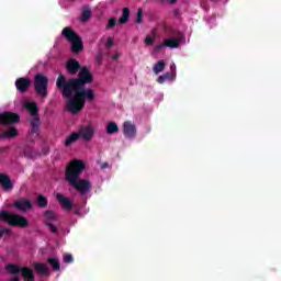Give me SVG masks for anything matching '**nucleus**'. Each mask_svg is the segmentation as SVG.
<instances>
[{"label": "nucleus", "mask_w": 281, "mask_h": 281, "mask_svg": "<svg viewBox=\"0 0 281 281\" xmlns=\"http://www.w3.org/2000/svg\"><path fill=\"white\" fill-rule=\"evenodd\" d=\"M123 135L125 137H128L130 139H133L135 135H137V127L135 126V124H133V122L126 121L123 124Z\"/></svg>", "instance_id": "obj_11"}, {"label": "nucleus", "mask_w": 281, "mask_h": 281, "mask_svg": "<svg viewBox=\"0 0 281 281\" xmlns=\"http://www.w3.org/2000/svg\"><path fill=\"white\" fill-rule=\"evenodd\" d=\"M23 268L19 267L18 265L14 263H9L5 266V271H8V273H11V276H19V273H21V270Z\"/></svg>", "instance_id": "obj_21"}, {"label": "nucleus", "mask_w": 281, "mask_h": 281, "mask_svg": "<svg viewBox=\"0 0 281 281\" xmlns=\"http://www.w3.org/2000/svg\"><path fill=\"white\" fill-rule=\"evenodd\" d=\"M25 110L30 112V114L32 115V117H36V115H38V104L32 102H27L25 103Z\"/></svg>", "instance_id": "obj_20"}, {"label": "nucleus", "mask_w": 281, "mask_h": 281, "mask_svg": "<svg viewBox=\"0 0 281 281\" xmlns=\"http://www.w3.org/2000/svg\"><path fill=\"white\" fill-rule=\"evenodd\" d=\"M80 139V135L77 133L70 134L66 139H65V146H71V144H76Z\"/></svg>", "instance_id": "obj_24"}, {"label": "nucleus", "mask_w": 281, "mask_h": 281, "mask_svg": "<svg viewBox=\"0 0 281 281\" xmlns=\"http://www.w3.org/2000/svg\"><path fill=\"white\" fill-rule=\"evenodd\" d=\"M154 74H161V71H164V69H166V61H164V59L158 60L155 66H154Z\"/></svg>", "instance_id": "obj_26"}, {"label": "nucleus", "mask_w": 281, "mask_h": 281, "mask_svg": "<svg viewBox=\"0 0 281 281\" xmlns=\"http://www.w3.org/2000/svg\"><path fill=\"white\" fill-rule=\"evenodd\" d=\"M48 201L47 198H45V195H38L37 196V205L38 207H47Z\"/></svg>", "instance_id": "obj_30"}, {"label": "nucleus", "mask_w": 281, "mask_h": 281, "mask_svg": "<svg viewBox=\"0 0 281 281\" xmlns=\"http://www.w3.org/2000/svg\"><path fill=\"white\" fill-rule=\"evenodd\" d=\"M179 43H181V38L179 37H171L164 41L165 47H170V49L179 48Z\"/></svg>", "instance_id": "obj_18"}, {"label": "nucleus", "mask_w": 281, "mask_h": 281, "mask_svg": "<svg viewBox=\"0 0 281 281\" xmlns=\"http://www.w3.org/2000/svg\"><path fill=\"white\" fill-rule=\"evenodd\" d=\"M0 221L2 223H8L10 227H20L21 229L30 227V221H27V217L21 214L11 213L8 210L0 211Z\"/></svg>", "instance_id": "obj_3"}, {"label": "nucleus", "mask_w": 281, "mask_h": 281, "mask_svg": "<svg viewBox=\"0 0 281 281\" xmlns=\"http://www.w3.org/2000/svg\"><path fill=\"white\" fill-rule=\"evenodd\" d=\"M175 14H176V15L179 14V10H175Z\"/></svg>", "instance_id": "obj_44"}, {"label": "nucleus", "mask_w": 281, "mask_h": 281, "mask_svg": "<svg viewBox=\"0 0 281 281\" xmlns=\"http://www.w3.org/2000/svg\"><path fill=\"white\" fill-rule=\"evenodd\" d=\"M56 200L64 210H74V202H71L69 198L63 195V193H56Z\"/></svg>", "instance_id": "obj_13"}, {"label": "nucleus", "mask_w": 281, "mask_h": 281, "mask_svg": "<svg viewBox=\"0 0 281 281\" xmlns=\"http://www.w3.org/2000/svg\"><path fill=\"white\" fill-rule=\"evenodd\" d=\"M19 136V130L16 127H9L4 132L0 133V139H14Z\"/></svg>", "instance_id": "obj_15"}, {"label": "nucleus", "mask_w": 281, "mask_h": 281, "mask_svg": "<svg viewBox=\"0 0 281 281\" xmlns=\"http://www.w3.org/2000/svg\"><path fill=\"white\" fill-rule=\"evenodd\" d=\"M164 47H166V45H164V43H161L155 47V52H161V49H164Z\"/></svg>", "instance_id": "obj_37"}, {"label": "nucleus", "mask_w": 281, "mask_h": 281, "mask_svg": "<svg viewBox=\"0 0 281 281\" xmlns=\"http://www.w3.org/2000/svg\"><path fill=\"white\" fill-rule=\"evenodd\" d=\"M74 213H75L77 216H79V214H80V211H78V210H75V211H74Z\"/></svg>", "instance_id": "obj_43"}, {"label": "nucleus", "mask_w": 281, "mask_h": 281, "mask_svg": "<svg viewBox=\"0 0 281 281\" xmlns=\"http://www.w3.org/2000/svg\"><path fill=\"white\" fill-rule=\"evenodd\" d=\"M128 19H131V9L123 8L122 15L119 18V25H126L128 23Z\"/></svg>", "instance_id": "obj_19"}, {"label": "nucleus", "mask_w": 281, "mask_h": 281, "mask_svg": "<svg viewBox=\"0 0 281 281\" xmlns=\"http://www.w3.org/2000/svg\"><path fill=\"white\" fill-rule=\"evenodd\" d=\"M44 221H47V223H54L58 221V216H56L54 211L47 210L44 212Z\"/></svg>", "instance_id": "obj_22"}, {"label": "nucleus", "mask_w": 281, "mask_h": 281, "mask_svg": "<svg viewBox=\"0 0 281 281\" xmlns=\"http://www.w3.org/2000/svg\"><path fill=\"white\" fill-rule=\"evenodd\" d=\"M64 262H66V263L74 262V256H71V255H65V256H64Z\"/></svg>", "instance_id": "obj_36"}, {"label": "nucleus", "mask_w": 281, "mask_h": 281, "mask_svg": "<svg viewBox=\"0 0 281 281\" xmlns=\"http://www.w3.org/2000/svg\"><path fill=\"white\" fill-rule=\"evenodd\" d=\"M166 32H172V27L167 26Z\"/></svg>", "instance_id": "obj_41"}, {"label": "nucleus", "mask_w": 281, "mask_h": 281, "mask_svg": "<svg viewBox=\"0 0 281 281\" xmlns=\"http://www.w3.org/2000/svg\"><path fill=\"white\" fill-rule=\"evenodd\" d=\"M102 168H106V165H104Z\"/></svg>", "instance_id": "obj_47"}, {"label": "nucleus", "mask_w": 281, "mask_h": 281, "mask_svg": "<svg viewBox=\"0 0 281 281\" xmlns=\"http://www.w3.org/2000/svg\"><path fill=\"white\" fill-rule=\"evenodd\" d=\"M142 16H144V10H142V8H139L138 11H137L136 19H135V23H136L137 25H140V23L144 22V20L142 19Z\"/></svg>", "instance_id": "obj_33"}, {"label": "nucleus", "mask_w": 281, "mask_h": 281, "mask_svg": "<svg viewBox=\"0 0 281 281\" xmlns=\"http://www.w3.org/2000/svg\"><path fill=\"white\" fill-rule=\"evenodd\" d=\"M40 132H41V117L36 116L31 120V130L29 131V135H35V137H38Z\"/></svg>", "instance_id": "obj_14"}, {"label": "nucleus", "mask_w": 281, "mask_h": 281, "mask_svg": "<svg viewBox=\"0 0 281 281\" xmlns=\"http://www.w3.org/2000/svg\"><path fill=\"white\" fill-rule=\"evenodd\" d=\"M169 1H170V3H171L172 5H175V3H177L178 0H169Z\"/></svg>", "instance_id": "obj_42"}, {"label": "nucleus", "mask_w": 281, "mask_h": 281, "mask_svg": "<svg viewBox=\"0 0 281 281\" xmlns=\"http://www.w3.org/2000/svg\"><path fill=\"white\" fill-rule=\"evenodd\" d=\"M105 45L106 47H113V38L109 37Z\"/></svg>", "instance_id": "obj_38"}, {"label": "nucleus", "mask_w": 281, "mask_h": 281, "mask_svg": "<svg viewBox=\"0 0 281 281\" xmlns=\"http://www.w3.org/2000/svg\"><path fill=\"white\" fill-rule=\"evenodd\" d=\"M93 82V74L89 68H83L77 78L65 77L59 74L56 80V87L60 91L64 98H67L66 111L72 115L81 113L87 102H93L95 100V90L86 88L85 86Z\"/></svg>", "instance_id": "obj_1"}, {"label": "nucleus", "mask_w": 281, "mask_h": 281, "mask_svg": "<svg viewBox=\"0 0 281 281\" xmlns=\"http://www.w3.org/2000/svg\"><path fill=\"white\" fill-rule=\"evenodd\" d=\"M61 36L68 41V43H71V52L74 54H80L82 49H85V44L82 43V37L74 31V29L66 26L61 31Z\"/></svg>", "instance_id": "obj_4"}, {"label": "nucleus", "mask_w": 281, "mask_h": 281, "mask_svg": "<svg viewBox=\"0 0 281 281\" xmlns=\"http://www.w3.org/2000/svg\"><path fill=\"white\" fill-rule=\"evenodd\" d=\"M12 229L10 228H3L0 226V240L1 238H3V236H5V234H11Z\"/></svg>", "instance_id": "obj_34"}, {"label": "nucleus", "mask_w": 281, "mask_h": 281, "mask_svg": "<svg viewBox=\"0 0 281 281\" xmlns=\"http://www.w3.org/2000/svg\"><path fill=\"white\" fill-rule=\"evenodd\" d=\"M0 186L3 192H12V190H14L12 178L5 173H0Z\"/></svg>", "instance_id": "obj_10"}, {"label": "nucleus", "mask_w": 281, "mask_h": 281, "mask_svg": "<svg viewBox=\"0 0 281 281\" xmlns=\"http://www.w3.org/2000/svg\"><path fill=\"white\" fill-rule=\"evenodd\" d=\"M85 161L80 159L71 160L66 168L65 179L71 188L80 192V194H87L91 192V182L87 179H80L82 172H85Z\"/></svg>", "instance_id": "obj_2"}, {"label": "nucleus", "mask_w": 281, "mask_h": 281, "mask_svg": "<svg viewBox=\"0 0 281 281\" xmlns=\"http://www.w3.org/2000/svg\"><path fill=\"white\" fill-rule=\"evenodd\" d=\"M33 267L40 276H47V265L41 263V262H35L33 263Z\"/></svg>", "instance_id": "obj_23"}, {"label": "nucleus", "mask_w": 281, "mask_h": 281, "mask_svg": "<svg viewBox=\"0 0 281 281\" xmlns=\"http://www.w3.org/2000/svg\"><path fill=\"white\" fill-rule=\"evenodd\" d=\"M175 79V75H172L171 72H166L162 76H159L157 78V82L159 85H164V82H166V80H173Z\"/></svg>", "instance_id": "obj_27"}, {"label": "nucleus", "mask_w": 281, "mask_h": 281, "mask_svg": "<svg viewBox=\"0 0 281 281\" xmlns=\"http://www.w3.org/2000/svg\"><path fill=\"white\" fill-rule=\"evenodd\" d=\"M85 68L88 69L87 66L82 67V65L74 58L68 59L66 63V69L70 76H76L78 72L80 74Z\"/></svg>", "instance_id": "obj_8"}, {"label": "nucleus", "mask_w": 281, "mask_h": 281, "mask_svg": "<svg viewBox=\"0 0 281 281\" xmlns=\"http://www.w3.org/2000/svg\"><path fill=\"white\" fill-rule=\"evenodd\" d=\"M22 274L23 280L25 281H34V270L30 267H22V270L20 272Z\"/></svg>", "instance_id": "obj_17"}, {"label": "nucleus", "mask_w": 281, "mask_h": 281, "mask_svg": "<svg viewBox=\"0 0 281 281\" xmlns=\"http://www.w3.org/2000/svg\"><path fill=\"white\" fill-rule=\"evenodd\" d=\"M145 43L149 46L153 47V45L155 44V38L150 37V35H147L145 37Z\"/></svg>", "instance_id": "obj_35"}, {"label": "nucleus", "mask_w": 281, "mask_h": 281, "mask_svg": "<svg viewBox=\"0 0 281 281\" xmlns=\"http://www.w3.org/2000/svg\"><path fill=\"white\" fill-rule=\"evenodd\" d=\"M120 131V126H117V123L111 121L108 123L106 133L108 135H114V133H117Z\"/></svg>", "instance_id": "obj_25"}, {"label": "nucleus", "mask_w": 281, "mask_h": 281, "mask_svg": "<svg viewBox=\"0 0 281 281\" xmlns=\"http://www.w3.org/2000/svg\"><path fill=\"white\" fill-rule=\"evenodd\" d=\"M119 58H120V54H115L112 56V60H119Z\"/></svg>", "instance_id": "obj_39"}, {"label": "nucleus", "mask_w": 281, "mask_h": 281, "mask_svg": "<svg viewBox=\"0 0 281 281\" xmlns=\"http://www.w3.org/2000/svg\"><path fill=\"white\" fill-rule=\"evenodd\" d=\"M20 122L21 116L14 112L0 113V126H12L13 124H19Z\"/></svg>", "instance_id": "obj_6"}, {"label": "nucleus", "mask_w": 281, "mask_h": 281, "mask_svg": "<svg viewBox=\"0 0 281 281\" xmlns=\"http://www.w3.org/2000/svg\"><path fill=\"white\" fill-rule=\"evenodd\" d=\"M77 133L83 142H91L95 135V127H93V124L89 123L79 127Z\"/></svg>", "instance_id": "obj_7"}, {"label": "nucleus", "mask_w": 281, "mask_h": 281, "mask_svg": "<svg viewBox=\"0 0 281 281\" xmlns=\"http://www.w3.org/2000/svg\"><path fill=\"white\" fill-rule=\"evenodd\" d=\"M47 262L50 265L53 271H60V261L56 258H48Z\"/></svg>", "instance_id": "obj_28"}, {"label": "nucleus", "mask_w": 281, "mask_h": 281, "mask_svg": "<svg viewBox=\"0 0 281 281\" xmlns=\"http://www.w3.org/2000/svg\"><path fill=\"white\" fill-rule=\"evenodd\" d=\"M23 153L24 157H27V159H36V157H41V153L30 145L24 147Z\"/></svg>", "instance_id": "obj_16"}, {"label": "nucleus", "mask_w": 281, "mask_h": 281, "mask_svg": "<svg viewBox=\"0 0 281 281\" xmlns=\"http://www.w3.org/2000/svg\"><path fill=\"white\" fill-rule=\"evenodd\" d=\"M102 168H106V165H104Z\"/></svg>", "instance_id": "obj_45"}, {"label": "nucleus", "mask_w": 281, "mask_h": 281, "mask_svg": "<svg viewBox=\"0 0 281 281\" xmlns=\"http://www.w3.org/2000/svg\"><path fill=\"white\" fill-rule=\"evenodd\" d=\"M32 143H34V139H31Z\"/></svg>", "instance_id": "obj_48"}, {"label": "nucleus", "mask_w": 281, "mask_h": 281, "mask_svg": "<svg viewBox=\"0 0 281 281\" xmlns=\"http://www.w3.org/2000/svg\"><path fill=\"white\" fill-rule=\"evenodd\" d=\"M13 207H15V210H19L20 212H27V210H32L33 205L32 201H30L29 199H21L16 200L13 203Z\"/></svg>", "instance_id": "obj_12"}, {"label": "nucleus", "mask_w": 281, "mask_h": 281, "mask_svg": "<svg viewBox=\"0 0 281 281\" xmlns=\"http://www.w3.org/2000/svg\"><path fill=\"white\" fill-rule=\"evenodd\" d=\"M43 153H44V155H47V153H49V148L45 147V148L43 149Z\"/></svg>", "instance_id": "obj_40"}, {"label": "nucleus", "mask_w": 281, "mask_h": 281, "mask_svg": "<svg viewBox=\"0 0 281 281\" xmlns=\"http://www.w3.org/2000/svg\"><path fill=\"white\" fill-rule=\"evenodd\" d=\"M30 87H32V80L27 77H20L15 80V89L20 93H27Z\"/></svg>", "instance_id": "obj_9"}, {"label": "nucleus", "mask_w": 281, "mask_h": 281, "mask_svg": "<svg viewBox=\"0 0 281 281\" xmlns=\"http://www.w3.org/2000/svg\"><path fill=\"white\" fill-rule=\"evenodd\" d=\"M115 25H117V18H111L105 25V30H114Z\"/></svg>", "instance_id": "obj_31"}, {"label": "nucleus", "mask_w": 281, "mask_h": 281, "mask_svg": "<svg viewBox=\"0 0 281 281\" xmlns=\"http://www.w3.org/2000/svg\"><path fill=\"white\" fill-rule=\"evenodd\" d=\"M49 87V79L43 75V74H37L34 77V90L40 98H47V88Z\"/></svg>", "instance_id": "obj_5"}, {"label": "nucleus", "mask_w": 281, "mask_h": 281, "mask_svg": "<svg viewBox=\"0 0 281 281\" xmlns=\"http://www.w3.org/2000/svg\"><path fill=\"white\" fill-rule=\"evenodd\" d=\"M44 225L48 227L52 234H58V227H56L52 222L44 221Z\"/></svg>", "instance_id": "obj_32"}, {"label": "nucleus", "mask_w": 281, "mask_h": 281, "mask_svg": "<svg viewBox=\"0 0 281 281\" xmlns=\"http://www.w3.org/2000/svg\"><path fill=\"white\" fill-rule=\"evenodd\" d=\"M102 168H106V165H104Z\"/></svg>", "instance_id": "obj_46"}, {"label": "nucleus", "mask_w": 281, "mask_h": 281, "mask_svg": "<svg viewBox=\"0 0 281 281\" xmlns=\"http://www.w3.org/2000/svg\"><path fill=\"white\" fill-rule=\"evenodd\" d=\"M90 19H91V9L85 7L81 13V21L83 23H87V21H89Z\"/></svg>", "instance_id": "obj_29"}]
</instances>
